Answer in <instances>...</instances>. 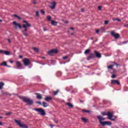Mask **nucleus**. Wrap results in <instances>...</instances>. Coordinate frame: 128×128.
I'll return each instance as SVG.
<instances>
[{
  "label": "nucleus",
  "instance_id": "obj_6",
  "mask_svg": "<svg viewBox=\"0 0 128 128\" xmlns=\"http://www.w3.org/2000/svg\"><path fill=\"white\" fill-rule=\"evenodd\" d=\"M23 64L25 66H30V59L28 58H24L22 60Z\"/></svg>",
  "mask_w": 128,
  "mask_h": 128
},
{
  "label": "nucleus",
  "instance_id": "obj_17",
  "mask_svg": "<svg viewBox=\"0 0 128 128\" xmlns=\"http://www.w3.org/2000/svg\"><path fill=\"white\" fill-rule=\"evenodd\" d=\"M12 16H14V18H16L20 20H22V18L18 16V15L16 14L12 15Z\"/></svg>",
  "mask_w": 128,
  "mask_h": 128
},
{
  "label": "nucleus",
  "instance_id": "obj_41",
  "mask_svg": "<svg viewBox=\"0 0 128 128\" xmlns=\"http://www.w3.org/2000/svg\"><path fill=\"white\" fill-rule=\"evenodd\" d=\"M68 58V56H65L63 57V60H66V58Z\"/></svg>",
  "mask_w": 128,
  "mask_h": 128
},
{
  "label": "nucleus",
  "instance_id": "obj_32",
  "mask_svg": "<svg viewBox=\"0 0 128 128\" xmlns=\"http://www.w3.org/2000/svg\"><path fill=\"white\" fill-rule=\"evenodd\" d=\"M62 75V72H57V76H60Z\"/></svg>",
  "mask_w": 128,
  "mask_h": 128
},
{
  "label": "nucleus",
  "instance_id": "obj_39",
  "mask_svg": "<svg viewBox=\"0 0 128 128\" xmlns=\"http://www.w3.org/2000/svg\"><path fill=\"white\" fill-rule=\"evenodd\" d=\"M114 20H118V22H121L120 19H118V18L114 19Z\"/></svg>",
  "mask_w": 128,
  "mask_h": 128
},
{
  "label": "nucleus",
  "instance_id": "obj_28",
  "mask_svg": "<svg viewBox=\"0 0 128 128\" xmlns=\"http://www.w3.org/2000/svg\"><path fill=\"white\" fill-rule=\"evenodd\" d=\"M81 120L84 122H88V119L84 118H82Z\"/></svg>",
  "mask_w": 128,
  "mask_h": 128
},
{
  "label": "nucleus",
  "instance_id": "obj_33",
  "mask_svg": "<svg viewBox=\"0 0 128 128\" xmlns=\"http://www.w3.org/2000/svg\"><path fill=\"white\" fill-rule=\"evenodd\" d=\"M101 114L102 116H107L108 114L106 113V112H101Z\"/></svg>",
  "mask_w": 128,
  "mask_h": 128
},
{
  "label": "nucleus",
  "instance_id": "obj_47",
  "mask_svg": "<svg viewBox=\"0 0 128 128\" xmlns=\"http://www.w3.org/2000/svg\"><path fill=\"white\" fill-rule=\"evenodd\" d=\"M81 12H84V8L81 9Z\"/></svg>",
  "mask_w": 128,
  "mask_h": 128
},
{
  "label": "nucleus",
  "instance_id": "obj_7",
  "mask_svg": "<svg viewBox=\"0 0 128 128\" xmlns=\"http://www.w3.org/2000/svg\"><path fill=\"white\" fill-rule=\"evenodd\" d=\"M107 116H108V119L112 120L113 122L116 120V118H112V114L110 112H108L107 113Z\"/></svg>",
  "mask_w": 128,
  "mask_h": 128
},
{
  "label": "nucleus",
  "instance_id": "obj_55",
  "mask_svg": "<svg viewBox=\"0 0 128 128\" xmlns=\"http://www.w3.org/2000/svg\"><path fill=\"white\" fill-rule=\"evenodd\" d=\"M0 126H2V122H0Z\"/></svg>",
  "mask_w": 128,
  "mask_h": 128
},
{
  "label": "nucleus",
  "instance_id": "obj_40",
  "mask_svg": "<svg viewBox=\"0 0 128 128\" xmlns=\"http://www.w3.org/2000/svg\"><path fill=\"white\" fill-rule=\"evenodd\" d=\"M40 12L42 14H44V10H41Z\"/></svg>",
  "mask_w": 128,
  "mask_h": 128
},
{
  "label": "nucleus",
  "instance_id": "obj_49",
  "mask_svg": "<svg viewBox=\"0 0 128 128\" xmlns=\"http://www.w3.org/2000/svg\"><path fill=\"white\" fill-rule=\"evenodd\" d=\"M8 42L9 44H10V40L9 38H8Z\"/></svg>",
  "mask_w": 128,
  "mask_h": 128
},
{
  "label": "nucleus",
  "instance_id": "obj_2",
  "mask_svg": "<svg viewBox=\"0 0 128 128\" xmlns=\"http://www.w3.org/2000/svg\"><path fill=\"white\" fill-rule=\"evenodd\" d=\"M94 54L91 53L90 54L89 56L87 57V60H90L92 58H102V54L98 52L96 50L94 51Z\"/></svg>",
  "mask_w": 128,
  "mask_h": 128
},
{
  "label": "nucleus",
  "instance_id": "obj_59",
  "mask_svg": "<svg viewBox=\"0 0 128 128\" xmlns=\"http://www.w3.org/2000/svg\"><path fill=\"white\" fill-rule=\"evenodd\" d=\"M0 118H2V116H0Z\"/></svg>",
  "mask_w": 128,
  "mask_h": 128
},
{
  "label": "nucleus",
  "instance_id": "obj_50",
  "mask_svg": "<svg viewBox=\"0 0 128 128\" xmlns=\"http://www.w3.org/2000/svg\"><path fill=\"white\" fill-rule=\"evenodd\" d=\"M22 56H19V58H22Z\"/></svg>",
  "mask_w": 128,
  "mask_h": 128
},
{
  "label": "nucleus",
  "instance_id": "obj_29",
  "mask_svg": "<svg viewBox=\"0 0 128 128\" xmlns=\"http://www.w3.org/2000/svg\"><path fill=\"white\" fill-rule=\"evenodd\" d=\"M111 64H114V66H116V68H118V66H120V64H118V63H116L114 62H111Z\"/></svg>",
  "mask_w": 128,
  "mask_h": 128
},
{
  "label": "nucleus",
  "instance_id": "obj_22",
  "mask_svg": "<svg viewBox=\"0 0 128 128\" xmlns=\"http://www.w3.org/2000/svg\"><path fill=\"white\" fill-rule=\"evenodd\" d=\"M114 64H112V65L108 66V70H112V68H114Z\"/></svg>",
  "mask_w": 128,
  "mask_h": 128
},
{
  "label": "nucleus",
  "instance_id": "obj_52",
  "mask_svg": "<svg viewBox=\"0 0 128 128\" xmlns=\"http://www.w3.org/2000/svg\"><path fill=\"white\" fill-rule=\"evenodd\" d=\"M70 30H74V28H70Z\"/></svg>",
  "mask_w": 128,
  "mask_h": 128
},
{
  "label": "nucleus",
  "instance_id": "obj_30",
  "mask_svg": "<svg viewBox=\"0 0 128 128\" xmlns=\"http://www.w3.org/2000/svg\"><path fill=\"white\" fill-rule=\"evenodd\" d=\"M42 104L44 108H46L48 106V104H46V102H42Z\"/></svg>",
  "mask_w": 128,
  "mask_h": 128
},
{
  "label": "nucleus",
  "instance_id": "obj_13",
  "mask_svg": "<svg viewBox=\"0 0 128 128\" xmlns=\"http://www.w3.org/2000/svg\"><path fill=\"white\" fill-rule=\"evenodd\" d=\"M0 66H7L8 68H10V66H8L6 64V61L3 62L2 63L0 64Z\"/></svg>",
  "mask_w": 128,
  "mask_h": 128
},
{
  "label": "nucleus",
  "instance_id": "obj_10",
  "mask_svg": "<svg viewBox=\"0 0 128 128\" xmlns=\"http://www.w3.org/2000/svg\"><path fill=\"white\" fill-rule=\"evenodd\" d=\"M110 34L112 36H114V38H116V40L118 38H120V34H116L114 33V32H112Z\"/></svg>",
  "mask_w": 128,
  "mask_h": 128
},
{
  "label": "nucleus",
  "instance_id": "obj_20",
  "mask_svg": "<svg viewBox=\"0 0 128 128\" xmlns=\"http://www.w3.org/2000/svg\"><path fill=\"white\" fill-rule=\"evenodd\" d=\"M51 24L52 26H56L58 24V22H56L54 20H52V22H51Z\"/></svg>",
  "mask_w": 128,
  "mask_h": 128
},
{
  "label": "nucleus",
  "instance_id": "obj_18",
  "mask_svg": "<svg viewBox=\"0 0 128 128\" xmlns=\"http://www.w3.org/2000/svg\"><path fill=\"white\" fill-rule=\"evenodd\" d=\"M66 105L68 106V108H74V105H72V104L70 102L66 103Z\"/></svg>",
  "mask_w": 128,
  "mask_h": 128
},
{
  "label": "nucleus",
  "instance_id": "obj_45",
  "mask_svg": "<svg viewBox=\"0 0 128 128\" xmlns=\"http://www.w3.org/2000/svg\"><path fill=\"white\" fill-rule=\"evenodd\" d=\"M84 112H90V110H84Z\"/></svg>",
  "mask_w": 128,
  "mask_h": 128
},
{
  "label": "nucleus",
  "instance_id": "obj_44",
  "mask_svg": "<svg viewBox=\"0 0 128 128\" xmlns=\"http://www.w3.org/2000/svg\"><path fill=\"white\" fill-rule=\"evenodd\" d=\"M98 10H102V6H98Z\"/></svg>",
  "mask_w": 128,
  "mask_h": 128
},
{
  "label": "nucleus",
  "instance_id": "obj_48",
  "mask_svg": "<svg viewBox=\"0 0 128 128\" xmlns=\"http://www.w3.org/2000/svg\"><path fill=\"white\" fill-rule=\"evenodd\" d=\"M43 30H44V32H46V28H43Z\"/></svg>",
  "mask_w": 128,
  "mask_h": 128
},
{
  "label": "nucleus",
  "instance_id": "obj_58",
  "mask_svg": "<svg viewBox=\"0 0 128 128\" xmlns=\"http://www.w3.org/2000/svg\"><path fill=\"white\" fill-rule=\"evenodd\" d=\"M71 34H72V36H74V34L73 33H72Z\"/></svg>",
  "mask_w": 128,
  "mask_h": 128
},
{
  "label": "nucleus",
  "instance_id": "obj_1",
  "mask_svg": "<svg viewBox=\"0 0 128 128\" xmlns=\"http://www.w3.org/2000/svg\"><path fill=\"white\" fill-rule=\"evenodd\" d=\"M22 22H24V24H22V28H24V30H22V32L24 36H28V34H27L26 32L28 30V28H30L32 26V24H30L27 22L26 20H23Z\"/></svg>",
  "mask_w": 128,
  "mask_h": 128
},
{
  "label": "nucleus",
  "instance_id": "obj_31",
  "mask_svg": "<svg viewBox=\"0 0 128 128\" xmlns=\"http://www.w3.org/2000/svg\"><path fill=\"white\" fill-rule=\"evenodd\" d=\"M36 16L38 17L40 16V12L38 11L36 12Z\"/></svg>",
  "mask_w": 128,
  "mask_h": 128
},
{
  "label": "nucleus",
  "instance_id": "obj_12",
  "mask_svg": "<svg viewBox=\"0 0 128 128\" xmlns=\"http://www.w3.org/2000/svg\"><path fill=\"white\" fill-rule=\"evenodd\" d=\"M13 24L14 26H16V28H18H18H20V30H22V26L20 24L16 22V21L13 22Z\"/></svg>",
  "mask_w": 128,
  "mask_h": 128
},
{
  "label": "nucleus",
  "instance_id": "obj_25",
  "mask_svg": "<svg viewBox=\"0 0 128 128\" xmlns=\"http://www.w3.org/2000/svg\"><path fill=\"white\" fill-rule=\"evenodd\" d=\"M4 86V83L3 82H0V90H2V88Z\"/></svg>",
  "mask_w": 128,
  "mask_h": 128
},
{
  "label": "nucleus",
  "instance_id": "obj_14",
  "mask_svg": "<svg viewBox=\"0 0 128 128\" xmlns=\"http://www.w3.org/2000/svg\"><path fill=\"white\" fill-rule=\"evenodd\" d=\"M52 100V98L51 96H46L44 98V100H46V102H50Z\"/></svg>",
  "mask_w": 128,
  "mask_h": 128
},
{
  "label": "nucleus",
  "instance_id": "obj_61",
  "mask_svg": "<svg viewBox=\"0 0 128 128\" xmlns=\"http://www.w3.org/2000/svg\"><path fill=\"white\" fill-rule=\"evenodd\" d=\"M80 102H82V101L80 100Z\"/></svg>",
  "mask_w": 128,
  "mask_h": 128
},
{
  "label": "nucleus",
  "instance_id": "obj_56",
  "mask_svg": "<svg viewBox=\"0 0 128 128\" xmlns=\"http://www.w3.org/2000/svg\"><path fill=\"white\" fill-rule=\"evenodd\" d=\"M0 22H2V20L0 19Z\"/></svg>",
  "mask_w": 128,
  "mask_h": 128
},
{
  "label": "nucleus",
  "instance_id": "obj_42",
  "mask_svg": "<svg viewBox=\"0 0 128 128\" xmlns=\"http://www.w3.org/2000/svg\"><path fill=\"white\" fill-rule=\"evenodd\" d=\"M12 113L10 112H8V113H6V116H10Z\"/></svg>",
  "mask_w": 128,
  "mask_h": 128
},
{
  "label": "nucleus",
  "instance_id": "obj_51",
  "mask_svg": "<svg viewBox=\"0 0 128 128\" xmlns=\"http://www.w3.org/2000/svg\"><path fill=\"white\" fill-rule=\"evenodd\" d=\"M37 104H42V102H37Z\"/></svg>",
  "mask_w": 128,
  "mask_h": 128
},
{
  "label": "nucleus",
  "instance_id": "obj_60",
  "mask_svg": "<svg viewBox=\"0 0 128 128\" xmlns=\"http://www.w3.org/2000/svg\"><path fill=\"white\" fill-rule=\"evenodd\" d=\"M91 40H94V38H91Z\"/></svg>",
  "mask_w": 128,
  "mask_h": 128
},
{
  "label": "nucleus",
  "instance_id": "obj_23",
  "mask_svg": "<svg viewBox=\"0 0 128 128\" xmlns=\"http://www.w3.org/2000/svg\"><path fill=\"white\" fill-rule=\"evenodd\" d=\"M60 92V90H57L56 91L54 92L53 96H56Z\"/></svg>",
  "mask_w": 128,
  "mask_h": 128
},
{
  "label": "nucleus",
  "instance_id": "obj_43",
  "mask_svg": "<svg viewBox=\"0 0 128 128\" xmlns=\"http://www.w3.org/2000/svg\"><path fill=\"white\" fill-rule=\"evenodd\" d=\"M54 122H55L56 124H58V121L56 120H54Z\"/></svg>",
  "mask_w": 128,
  "mask_h": 128
},
{
  "label": "nucleus",
  "instance_id": "obj_24",
  "mask_svg": "<svg viewBox=\"0 0 128 128\" xmlns=\"http://www.w3.org/2000/svg\"><path fill=\"white\" fill-rule=\"evenodd\" d=\"M89 52H90V50L88 49L84 51V54H89Z\"/></svg>",
  "mask_w": 128,
  "mask_h": 128
},
{
  "label": "nucleus",
  "instance_id": "obj_34",
  "mask_svg": "<svg viewBox=\"0 0 128 128\" xmlns=\"http://www.w3.org/2000/svg\"><path fill=\"white\" fill-rule=\"evenodd\" d=\"M4 50H0V54H4Z\"/></svg>",
  "mask_w": 128,
  "mask_h": 128
},
{
  "label": "nucleus",
  "instance_id": "obj_46",
  "mask_svg": "<svg viewBox=\"0 0 128 128\" xmlns=\"http://www.w3.org/2000/svg\"><path fill=\"white\" fill-rule=\"evenodd\" d=\"M99 32H100V30H97L96 32V34H98Z\"/></svg>",
  "mask_w": 128,
  "mask_h": 128
},
{
  "label": "nucleus",
  "instance_id": "obj_15",
  "mask_svg": "<svg viewBox=\"0 0 128 128\" xmlns=\"http://www.w3.org/2000/svg\"><path fill=\"white\" fill-rule=\"evenodd\" d=\"M35 94H36V98L38 100H42V96L40 94L35 93Z\"/></svg>",
  "mask_w": 128,
  "mask_h": 128
},
{
  "label": "nucleus",
  "instance_id": "obj_37",
  "mask_svg": "<svg viewBox=\"0 0 128 128\" xmlns=\"http://www.w3.org/2000/svg\"><path fill=\"white\" fill-rule=\"evenodd\" d=\"M108 20H105L104 21V24H108Z\"/></svg>",
  "mask_w": 128,
  "mask_h": 128
},
{
  "label": "nucleus",
  "instance_id": "obj_4",
  "mask_svg": "<svg viewBox=\"0 0 128 128\" xmlns=\"http://www.w3.org/2000/svg\"><path fill=\"white\" fill-rule=\"evenodd\" d=\"M20 98L22 100V102L26 104H29V106H32L34 104V101L32 100H30V98H28L25 96H20Z\"/></svg>",
  "mask_w": 128,
  "mask_h": 128
},
{
  "label": "nucleus",
  "instance_id": "obj_21",
  "mask_svg": "<svg viewBox=\"0 0 128 128\" xmlns=\"http://www.w3.org/2000/svg\"><path fill=\"white\" fill-rule=\"evenodd\" d=\"M15 122L19 126H20V124H22V123H20V121L18 120H15Z\"/></svg>",
  "mask_w": 128,
  "mask_h": 128
},
{
  "label": "nucleus",
  "instance_id": "obj_54",
  "mask_svg": "<svg viewBox=\"0 0 128 128\" xmlns=\"http://www.w3.org/2000/svg\"><path fill=\"white\" fill-rule=\"evenodd\" d=\"M50 126H51L52 128H54V125L52 124H50Z\"/></svg>",
  "mask_w": 128,
  "mask_h": 128
},
{
  "label": "nucleus",
  "instance_id": "obj_27",
  "mask_svg": "<svg viewBox=\"0 0 128 128\" xmlns=\"http://www.w3.org/2000/svg\"><path fill=\"white\" fill-rule=\"evenodd\" d=\"M32 48H33L34 50V52H39L38 48H36V47H34Z\"/></svg>",
  "mask_w": 128,
  "mask_h": 128
},
{
  "label": "nucleus",
  "instance_id": "obj_38",
  "mask_svg": "<svg viewBox=\"0 0 128 128\" xmlns=\"http://www.w3.org/2000/svg\"><path fill=\"white\" fill-rule=\"evenodd\" d=\"M32 4H36V0H34L32 2Z\"/></svg>",
  "mask_w": 128,
  "mask_h": 128
},
{
  "label": "nucleus",
  "instance_id": "obj_11",
  "mask_svg": "<svg viewBox=\"0 0 128 128\" xmlns=\"http://www.w3.org/2000/svg\"><path fill=\"white\" fill-rule=\"evenodd\" d=\"M111 84H118V86H120V81L118 80H111Z\"/></svg>",
  "mask_w": 128,
  "mask_h": 128
},
{
  "label": "nucleus",
  "instance_id": "obj_3",
  "mask_svg": "<svg viewBox=\"0 0 128 128\" xmlns=\"http://www.w3.org/2000/svg\"><path fill=\"white\" fill-rule=\"evenodd\" d=\"M97 118H98V120H99L100 124L103 126H104L112 125V122H108V121L102 122V120H106V118H104L101 116H98Z\"/></svg>",
  "mask_w": 128,
  "mask_h": 128
},
{
  "label": "nucleus",
  "instance_id": "obj_53",
  "mask_svg": "<svg viewBox=\"0 0 128 128\" xmlns=\"http://www.w3.org/2000/svg\"><path fill=\"white\" fill-rule=\"evenodd\" d=\"M10 64H13L14 61H12V60H10Z\"/></svg>",
  "mask_w": 128,
  "mask_h": 128
},
{
  "label": "nucleus",
  "instance_id": "obj_26",
  "mask_svg": "<svg viewBox=\"0 0 128 128\" xmlns=\"http://www.w3.org/2000/svg\"><path fill=\"white\" fill-rule=\"evenodd\" d=\"M20 128H28V126L26 124H22L20 125Z\"/></svg>",
  "mask_w": 128,
  "mask_h": 128
},
{
  "label": "nucleus",
  "instance_id": "obj_57",
  "mask_svg": "<svg viewBox=\"0 0 128 128\" xmlns=\"http://www.w3.org/2000/svg\"><path fill=\"white\" fill-rule=\"evenodd\" d=\"M42 58L44 59L46 58V57H42Z\"/></svg>",
  "mask_w": 128,
  "mask_h": 128
},
{
  "label": "nucleus",
  "instance_id": "obj_35",
  "mask_svg": "<svg viewBox=\"0 0 128 128\" xmlns=\"http://www.w3.org/2000/svg\"><path fill=\"white\" fill-rule=\"evenodd\" d=\"M47 20H52V17L50 16H48Z\"/></svg>",
  "mask_w": 128,
  "mask_h": 128
},
{
  "label": "nucleus",
  "instance_id": "obj_36",
  "mask_svg": "<svg viewBox=\"0 0 128 128\" xmlns=\"http://www.w3.org/2000/svg\"><path fill=\"white\" fill-rule=\"evenodd\" d=\"M116 74H112V78H116Z\"/></svg>",
  "mask_w": 128,
  "mask_h": 128
},
{
  "label": "nucleus",
  "instance_id": "obj_16",
  "mask_svg": "<svg viewBox=\"0 0 128 128\" xmlns=\"http://www.w3.org/2000/svg\"><path fill=\"white\" fill-rule=\"evenodd\" d=\"M17 68H20L22 66V63L18 61L16 62Z\"/></svg>",
  "mask_w": 128,
  "mask_h": 128
},
{
  "label": "nucleus",
  "instance_id": "obj_8",
  "mask_svg": "<svg viewBox=\"0 0 128 128\" xmlns=\"http://www.w3.org/2000/svg\"><path fill=\"white\" fill-rule=\"evenodd\" d=\"M56 2H53L50 3V8L51 10H54L56 8Z\"/></svg>",
  "mask_w": 128,
  "mask_h": 128
},
{
  "label": "nucleus",
  "instance_id": "obj_9",
  "mask_svg": "<svg viewBox=\"0 0 128 128\" xmlns=\"http://www.w3.org/2000/svg\"><path fill=\"white\" fill-rule=\"evenodd\" d=\"M53 54H58V50H56L52 49L48 52V56H52Z\"/></svg>",
  "mask_w": 128,
  "mask_h": 128
},
{
  "label": "nucleus",
  "instance_id": "obj_19",
  "mask_svg": "<svg viewBox=\"0 0 128 128\" xmlns=\"http://www.w3.org/2000/svg\"><path fill=\"white\" fill-rule=\"evenodd\" d=\"M4 54H6V56H10V52L8 50H4Z\"/></svg>",
  "mask_w": 128,
  "mask_h": 128
},
{
  "label": "nucleus",
  "instance_id": "obj_5",
  "mask_svg": "<svg viewBox=\"0 0 128 128\" xmlns=\"http://www.w3.org/2000/svg\"><path fill=\"white\" fill-rule=\"evenodd\" d=\"M34 110L40 112V116H46V112L41 108H36L34 109Z\"/></svg>",
  "mask_w": 128,
  "mask_h": 128
}]
</instances>
